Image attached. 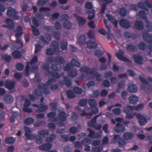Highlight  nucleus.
I'll use <instances>...</instances> for the list:
<instances>
[{"mask_svg": "<svg viewBox=\"0 0 152 152\" xmlns=\"http://www.w3.org/2000/svg\"><path fill=\"white\" fill-rule=\"evenodd\" d=\"M144 104L142 103L136 106L134 109L137 110H142L144 107ZM134 109L133 106L127 105L124 107L123 110V112L126 114V118L128 119H132L133 118L134 116H136L137 118L140 120L139 123L141 126H143L145 123L148 122V120L146 117H144L140 114H137L135 113H133V111Z\"/></svg>", "mask_w": 152, "mask_h": 152, "instance_id": "obj_1", "label": "nucleus"}, {"mask_svg": "<svg viewBox=\"0 0 152 152\" xmlns=\"http://www.w3.org/2000/svg\"><path fill=\"white\" fill-rule=\"evenodd\" d=\"M23 129L25 132L24 135L27 140H33L35 139L37 142H38L42 141V137L40 136L31 134V130L29 127L24 126Z\"/></svg>", "mask_w": 152, "mask_h": 152, "instance_id": "obj_2", "label": "nucleus"}, {"mask_svg": "<svg viewBox=\"0 0 152 152\" xmlns=\"http://www.w3.org/2000/svg\"><path fill=\"white\" fill-rule=\"evenodd\" d=\"M61 17L63 20L65 21V22L63 24L64 28L66 29L70 28L72 26V23L68 20L69 18L68 15L62 14L61 15Z\"/></svg>", "mask_w": 152, "mask_h": 152, "instance_id": "obj_3", "label": "nucleus"}, {"mask_svg": "<svg viewBox=\"0 0 152 152\" xmlns=\"http://www.w3.org/2000/svg\"><path fill=\"white\" fill-rule=\"evenodd\" d=\"M7 14V16L10 17H12L14 19L18 20L19 17L17 15V13L15 9L12 7H10L8 10Z\"/></svg>", "mask_w": 152, "mask_h": 152, "instance_id": "obj_4", "label": "nucleus"}, {"mask_svg": "<svg viewBox=\"0 0 152 152\" xmlns=\"http://www.w3.org/2000/svg\"><path fill=\"white\" fill-rule=\"evenodd\" d=\"M113 139L114 143H115L117 142L119 146L121 147H124L126 144V142L121 137L120 135H115Z\"/></svg>", "mask_w": 152, "mask_h": 152, "instance_id": "obj_5", "label": "nucleus"}, {"mask_svg": "<svg viewBox=\"0 0 152 152\" xmlns=\"http://www.w3.org/2000/svg\"><path fill=\"white\" fill-rule=\"evenodd\" d=\"M15 80L11 81L10 79L5 80L4 81V86L9 90L13 89L15 86Z\"/></svg>", "mask_w": 152, "mask_h": 152, "instance_id": "obj_6", "label": "nucleus"}, {"mask_svg": "<svg viewBox=\"0 0 152 152\" xmlns=\"http://www.w3.org/2000/svg\"><path fill=\"white\" fill-rule=\"evenodd\" d=\"M48 60L49 61L51 62H54L58 63L59 64H63L65 62L64 59L62 57L60 56L52 58L49 57L48 58Z\"/></svg>", "mask_w": 152, "mask_h": 152, "instance_id": "obj_7", "label": "nucleus"}, {"mask_svg": "<svg viewBox=\"0 0 152 152\" xmlns=\"http://www.w3.org/2000/svg\"><path fill=\"white\" fill-rule=\"evenodd\" d=\"M80 70L81 72L87 73L88 74L92 75L96 71L95 68H91L86 66L81 67Z\"/></svg>", "mask_w": 152, "mask_h": 152, "instance_id": "obj_8", "label": "nucleus"}, {"mask_svg": "<svg viewBox=\"0 0 152 152\" xmlns=\"http://www.w3.org/2000/svg\"><path fill=\"white\" fill-rule=\"evenodd\" d=\"M56 113L55 111L50 112L47 114L48 118H51L50 121L51 122H55L58 121V118L55 117Z\"/></svg>", "mask_w": 152, "mask_h": 152, "instance_id": "obj_9", "label": "nucleus"}, {"mask_svg": "<svg viewBox=\"0 0 152 152\" xmlns=\"http://www.w3.org/2000/svg\"><path fill=\"white\" fill-rule=\"evenodd\" d=\"M102 115V113H100L99 114L94 116L90 121L88 123V126L90 127H93L94 128L96 124L97 118Z\"/></svg>", "mask_w": 152, "mask_h": 152, "instance_id": "obj_10", "label": "nucleus"}, {"mask_svg": "<svg viewBox=\"0 0 152 152\" xmlns=\"http://www.w3.org/2000/svg\"><path fill=\"white\" fill-rule=\"evenodd\" d=\"M135 63L138 64H142L143 61V58L141 56L135 54L133 55L132 56Z\"/></svg>", "mask_w": 152, "mask_h": 152, "instance_id": "obj_11", "label": "nucleus"}, {"mask_svg": "<svg viewBox=\"0 0 152 152\" xmlns=\"http://www.w3.org/2000/svg\"><path fill=\"white\" fill-rule=\"evenodd\" d=\"M125 129V126L119 123H117L114 128V131L117 133L122 132L124 131Z\"/></svg>", "mask_w": 152, "mask_h": 152, "instance_id": "obj_12", "label": "nucleus"}, {"mask_svg": "<svg viewBox=\"0 0 152 152\" xmlns=\"http://www.w3.org/2000/svg\"><path fill=\"white\" fill-rule=\"evenodd\" d=\"M52 147V145L50 143H44L40 146L39 149L42 151H47L50 149Z\"/></svg>", "mask_w": 152, "mask_h": 152, "instance_id": "obj_13", "label": "nucleus"}, {"mask_svg": "<svg viewBox=\"0 0 152 152\" xmlns=\"http://www.w3.org/2000/svg\"><path fill=\"white\" fill-rule=\"evenodd\" d=\"M120 26L126 28H128L131 26V24L129 21L124 19H122L119 21Z\"/></svg>", "mask_w": 152, "mask_h": 152, "instance_id": "obj_14", "label": "nucleus"}, {"mask_svg": "<svg viewBox=\"0 0 152 152\" xmlns=\"http://www.w3.org/2000/svg\"><path fill=\"white\" fill-rule=\"evenodd\" d=\"M47 85L45 83H40L38 84L37 87L38 88L42 89L43 90V93L48 95L49 93V91L47 87Z\"/></svg>", "mask_w": 152, "mask_h": 152, "instance_id": "obj_15", "label": "nucleus"}, {"mask_svg": "<svg viewBox=\"0 0 152 152\" xmlns=\"http://www.w3.org/2000/svg\"><path fill=\"white\" fill-rule=\"evenodd\" d=\"M87 47L90 49H95L98 48L97 44L94 41L89 40L87 42Z\"/></svg>", "mask_w": 152, "mask_h": 152, "instance_id": "obj_16", "label": "nucleus"}, {"mask_svg": "<svg viewBox=\"0 0 152 152\" xmlns=\"http://www.w3.org/2000/svg\"><path fill=\"white\" fill-rule=\"evenodd\" d=\"M87 129L89 132L88 136L94 138H98L100 137L101 135L98 133H95L91 129L89 128H87Z\"/></svg>", "mask_w": 152, "mask_h": 152, "instance_id": "obj_17", "label": "nucleus"}, {"mask_svg": "<svg viewBox=\"0 0 152 152\" xmlns=\"http://www.w3.org/2000/svg\"><path fill=\"white\" fill-rule=\"evenodd\" d=\"M139 78L140 82L143 84L141 85L140 88L142 90H144L146 88V86L145 85H148L149 82L145 78L141 75L139 76Z\"/></svg>", "mask_w": 152, "mask_h": 152, "instance_id": "obj_18", "label": "nucleus"}, {"mask_svg": "<svg viewBox=\"0 0 152 152\" xmlns=\"http://www.w3.org/2000/svg\"><path fill=\"white\" fill-rule=\"evenodd\" d=\"M3 100L6 104H10L13 102L14 99L12 96L7 94L4 97Z\"/></svg>", "mask_w": 152, "mask_h": 152, "instance_id": "obj_19", "label": "nucleus"}, {"mask_svg": "<svg viewBox=\"0 0 152 152\" xmlns=\"http://www.w3.org/2000/svg\"><path fill=\"white\" fill-rule=\"evenodd\" d=\"M6 22L8 25V28L10 29H13L15 28V25L12 19H7L6 20Z\"/></svg>", "mask_w": 152, "mask_h": 152, "instance_id": "obj_20", "label": "nucleus"}, {"mask_svg": "<svg viewBox=\"0 0 152 152\" xmlns=\"http://www.w3.org/2000/svg\"><path fill=\"white\" fill-rule=\"evenodd\" d=\"M144 40L148 43H152V35L148 33H144L143 35Z\"/></svg>", "mask_w": 152, "mask_h": 152, "instance_id": "obj_21", "label": "nucleus"}, {"mask_svg": "<svg viewBox=\"0 0 152 152\" xmlns=\"http://www.w3.org/2000/svg\"><path fill=\"white\" fill-rule=\"evenodd\" d=\"M126 48L127 51L131 52H135L137 50L136 46L131 44H127Z\"/></svg>", "mask_w": 152, "mask_h": 152, "instance_id": "obj_22", "label": "nucleus"}, {"mask_svg": "<svg viewBox=\"0 0 152 152\" xmlns=\"http://www.w3.org/2000/svg\"><path fill=\"white\" fill-rule=\"evenodd\" d=\"M129 103L132 104H135L138 102V97L135 95H132L129 99Z\"/></svg>", "mask_w": 152, "mask_h": 152, "instance_id": "obj_23", "label": "nucleus"}, {"mask_svg": "<svg viewBox=\"0 0 152 152\" xmlns=\"http://www.w3.org/2000/svg\"><path fill=\"white\" fill-rule=\"evenodd\" d=\"M66 114L63 111H61L58 114V118L63 122L65 121L66 118Z\"/></svg>", "mask_w": 152, "mask_h": 152, "instance_id": "obj_24", "label": "nucleus"}, {"mask_svg": "<svg viewBox=\"0 0 152 152\" xmlns=\"http://www.w3.org/2000/svg\"><path fill=\"white\" fill-rule=\"evenodd\" d=\"M48 107L47 105H44L42 103L40 104L39 108L36 110L37 113H42L46 111L48 108Z\"/></svg>", "mask_w": 152, "mask_h": 152, "instance_id": "obj_25", "label": "nucleus"}, {"mask_svg": "<svg viewBox=\"0 0 152 152\" xmlns=\"http://www.w3.org/2000/svg\"><path fill=\"white\" fill-rule=\"evenodd\" d=\"M23 29L21 26H18L15 30L16 33L15 36L17 37H20L23 34Z\"/></svg>", "mask_w": 152, "mask_h": 152, "instance_id": "obj_26", "label": "nucleus"}, {"mask_svg": "<svg viewBox=\"0 0 152 152\" xmlns=\"http://www.w3.org/2000/svg\"><path fill=\"white\" fill-rule=\"evenodd\" d=\"M106 16L107 18L108 19L113 23L115 27L117 26L118 21L115 19L113 17L109 14H107Z\"/></svg>", "mask_w": 152, "mask_h": 152, "instance_id": "obj_27", "label": "nucleus"}, {"mask_svg": "<svg viewBox=\"0 0 152 152\" xmlns=\"http://www.w3.org/2000/svg\"><path fill=\"white\" fill-rule=\"evenodd\" d=\"M135 27L138 30H142L144 28L143 23L141 21L137 20L135 23Z\"/></svg>", "mask_w": 152, "mask_h": 152, "instance_id": "obj_28", "label": "nucleus"}, {"mask_svg": "<svg viewBox=\"0 0 152 152\" xmlns=\"http://www.w3.org/2000/svg\"><path fill=\"white\" fill-rule=\"evenodd\" d=\"M77 20L79 26H82L84 25L86 22V20L82 17L78 16L77 18Z\"/></svg>", "mask_w": 152, "mask_h": 152, "instance_id": "obj_29", "label": "nucleus"}, {"mask_svg": "<svg viewBox=\"0 0 152 152\" xmlns=\"http://www.w3.org/2000/svg\"><path fill=\"white\" fill-rule=\"evenodd\" d=\"M127 90L130 92L135 93L137 91V87L135 84H130L128 86Z\"/></svg>", "mask_w": 152, "mask_h": 152, "instance_id": "obj_30", "label": "nucleus"}, {"mask_svg": "<svg viewBox=\"0 0 152 152\" xmlns=\"http://www.w3.org/2000/svg\"><path fill=\"white\" fill-rule=\"evenodd\" d=\"M2 59L6 62L9 63L12 61V57L11 56L8 55L7 54L4 53L1 56Z\"/></svg>", "mask_w": 152, "mask_h": 152, "instance_id": "obj_31", "label": "nucleus"}, {"mask_svg": "<svg viewBox=\"0 0 152 152\" xmlns=\"http://www.w3.org/2000/svg\"><path fill=\"white\" fill-rule=\"evenodd\" d=\"M134 134L131 132H127L124 133L123 137L124 139L126 140H129L133 138L134 137Z\"/></svg>", "mask_w": 152, "mask_h": 152, "instance_id": "obj_32", "label": "nucleus"}, {"mask_svg": "<svg viewBox=\"0 0 152 152\" xmlns=\"http://www.w3.org/2000/svg\"><path fill=\"white\" fill-rule=\"evenodd\" d=\"M51 68L53 70L57 71H60L62 69L60 64H52L51 66Z\"/></svg>", "mask_w": 152, "mask_h": 152, "instance_id": "obj_33", "label": "nucleus"}, {"mask_svg": "<svg viewBox=\"0 0 152 152\" xmlns=\"http://www.w3.org/2000/svg\"><path fill=\"white\" fill-rule=\"evenodd\" d=\"M86 36L84 34H82L78 38V41L80 45H85L86 43Z\"/></svg>", "mask_w": 152, "mask_h": 152, "instance_id": "obj_34", "label": "nucleus"}, {"mask_svg": "<svg viewBox=\"0 0 152 152\" xmlns=\"http://www.w3.org/2000/svg\"><path fill=\"white\" fill-rule=\"evenodd\" d=\"M116 56L118 59L120 61H128L129 60L126 57L124 56L123 55L120 53H116Z\"/></svg>", "mask_w": 152, "mask_h": 152, "instance_id": "obj_35", "label": "nucleus"}, {"mask_svg": "<svg viewBox=\"0 0 152 152\" xmlns=\"http://www.w3.org/2000/svg\"><path fill=\"white\" fill-rule=\"evenodd\" d=\"M34 122V119L32 118H28L25 119L24 121V124L26 125H28L32 124Z\"/></svg>", "mask_w": 152, "mask_h": 152, "instance_id": "obj_36", "label": "nucleus"}, {"mask_svg": "<svg viewBox=\"0 0 152 152\" xmlns=\"http://www.w3.org/2000/svg\"><path fill=\"white\" fill-rule=\"evenodd\" d=\"M13 57L15 58H20L22 56L21 52L18 50H15L12 53Z\"/></svg>", "mask_w": 152, "mask_h": 152, "instance_id": "obj_37", "label": "nucleus"}, {"mask_svg": "<svg viewBox=\"0 0 152 152\" xmlns=\"http://www.w3.org/2000/svg\"><path fill=\"white\" fill-rule=\"evenodd\" d=\"M49 133L48 130H41L38 132V134L43 137H45L46 135L49 134Z\"/></svg>", "mask_w": 152, "mask_h": 152, "instance_id": "obj_38", "label": "nucleus"}, {"mask_svg": "<svg viewBox=\"0 0 152 152\" xmlns=\"http://www.w3.org/2000/svg\"><path fill=\"white\" fill-rule=\"evenodd\" d=\"M119 13L120 16L124 17L126 15L127 11L125 8L124 7H121L119 10Z\"/></svg>", "mask_w": 152, "mask_h": 152, "instance_id": "obj_39", "label": "nucleus"}, {"mask_svg": "<svg viewBox=\"0 0 152 152\" xmlns=\"http://www.w3.org/2000/svg\"><path fill=\"white\" fill-rule=\"evenodd\" d=\"M137 46L140 50H145L147 48L146 44L142 42H139L137 44Z\"/></svg>", "mask_w": 152, "mask_h": 152, "instance_id": "obj_40", "label": "nucleus"}, {"mask_svg": "<svg viewBox=\"0 0 152 152\" xmlns=\"http://www.w3.org/2000/svg\"><path fill=\"white\" fill-rule=\"evenodd\" d=\"M64 80L66 86L67 87H70L72 83L69 78L67 76H65L64 78Z\"/></svg>", "mask_w": 152, "mask_h": 152, "instance_id": "obj_41", "label": "nucleus"}, {"mask_svg": "<svg viewBox=\"0 0 152 152\" xmlns=\"http://www.w3.org/2000/svg\"><path fill=\"white\" fill-rule=\"evenodd\" d=\"M56 52L53 48H48L47 49L45 50L46 53L47 55H52Z\"/></svg>", "mask_w": 152, "mask_h": 152, "instance_id": "obj_42", "label": "nucleus"}, {"mask_svg": "<svg viewBox=\"0 0 152 152\" xmlns=\"http://www.w3.org/2000/svg\"><path fill=\"white\" fill-rule=\"evenodd\" d=\"M70 63L73 66H76L78 67L80 66V63L74 58H72Z\"/></svg>", "mask_w": 152, "mask_h": 152, "instance_id": "obj_43", "label": "nucleus"}, {"mask_svg": "<svg viewBox=\"0 0 152 152\" xmlns=\"http://www.w3.org/2000/svg\"><path fill=\"white\" fill-rule=\"evenodd\" d=\"M15 141V140L13 137H10L6 138L5 142L6 143L8 144L12 145Z\"/></svg>", "mask_w": 152, "mask_h": 152, "instance_id": "obj_44", "label": "nucleus"}, {"mask_svg": "<svg viewBox=\"0 0 152 152\" xmlns=\"http://www.w3.org/2000/svg\"><path fill=\"white\" fill-rule=\"evenodd\" d=\"M89 15L88 18L90 20H92L95 16V11L94 10H88Z\"/></svg>", "mask_w": 152, "mask_h": 152, "instance_id": "obj_45", "label": "nucleus"}, {"mask_svg": "<svg viewBox=\"0 0 152 152\" xmlns=\"http://www.w3.org/2000/svg\"><path fill=\"white\" fill-rule=\"evenodd\" d=\"M60 48L63 50H66L67 49L68 43L64 41H62L60 43Z\"/></svg>", "mask_w": 152, "mask_h": 152, "instance_id": "obj_46", "label": "nucleus"}, {"mask_svg": "<svg viewBox=\"0 0 152 152\" xmlns=\"http://www.w3.org/2000/svg\"><path fill=\"white\" fill-rule=\"evenodd\" d=\"M88 103L91 108H94L96 106V103L95 100L93 99H90L88 100Z\"/></svg>", "mask_w": 152, "mask_h": 152, "instance_id": "obj_47", "label": "nucleus"}, {"mask_svg": "<svg viewBox=\"0 0 152 152\" xmlns=\"http://www.w3.org/2000/svg\"><path fill=\"white\" fill-rule=\"evenodd\" d=\"M56 136L54 134H52L50 135L49 137H47L46 141L48 142H50L54 141L56 139Z\"/></svg>", "mask_w": 152, "mask_h": 152, "instance_id": "obj_48", "label": "nucleus"}, {"mask_svg": "<svg viewBox=\"0 0 152 152\" xmlns=\"http://www.w3.org/2000/svg\"><path fill=\"white\" fill-rule=\"evenodd\" d=\"M49 74L51 77L56 78H59L61 76L58 73L52 71H50V72H49Z\"/></svg>", "mask_w": 152, "mask_h": 152, "instance_id": "obj_49", "label": "nucleus"}, {"mask_svg": "<svg viewBox=\"0 0 152 152\" xmlns=\"http://www.w3.org/2000/svg\"><path fill=\"white\" fill-rule=\"evenodd\" d=\"M124 37L125 38L129 39L134 38V35L129 31H126L124 33Z\"/></svg>", "mask_w": 152, "mask_h": 152, "instance_id": "obj_50", "label": "nucleus"}, {"mask_svg": "<svg viewBox=\"0 0 152 152\" xmlns=\"http://www.w3.org/2000/svg\"><path fill=\"white\" fill-rule=\"evenodd\" d=\"M40 89H36L33 91V93L35 95L38 96H41L43 95V92H42Z\"/></svg>", "mask_w": 152, "mask_h": 152, "instance_id": "obj_51", "label": "nucleus"}, {"mask_svg": "<svg viewBox=\"0 0 152 152\" xmlns=\"http://www.w3.org/2000/svg\"><path fill=\"white\" fill-rule=\"evenodd\" d=\"M53 48L57 52L59 50V44L58 42L56 41H53L51 43Z\"/></svg>", "mask_w": 152, "mask_h": 152, "instance_id": "obj_52", "label": "nucleus"}, {"mask_svg": "<svg viewBox=\"0 0 152 152\" xmlns=\"http://www.w3.org/2000/svg\"><path fill=\"white\" fill-rule=\"evenodd\" d=\"M88 102V100L87 99H82L79 102V104L80 106L84 107L86 106Z\"/></svg>", "mask_w": 152, "mask_h": 152, "instance_id": "obj_53", "label": "nucleus"}, {"mask_svg": "<svg viewBox=\"0 0 152 152\" xmlns=\"http://www.w3.org/2000/svg\"><path fill=\"white\" fill-rule=\"evenodd\" d=\"M31 27L33 34L36 36L39 35V34L40 32L34 26H31Z\"/></svg>", "mask_w": 152, "mask_h": 152, "instance_id": "obj_54", "label": "nucleus"}, {"mask_svg": "<svg viewBox=\"0 0 152 152\" xmlns=\"http://www.w3.org/2000/svg\"><path fill=\"white\" fill-rule=\"evenodd\" d=\"M38 59L37 56H34L31 60L30 64L31 65L36 63L38 61Z\"/></svg>", "mask_w": 152, "mask_h": 152, "instance_id": "obj_55", "label": "nucleus"}, {"mask_svg": "<svg viewBox=\"0 0 152 152\" xmlns=\"http://www.w3.org/2000/svg\"><path fill=\"white\" fill-rule=\"evenodd\" d=\"M69 76L72 77H74L77 75V72L76 70H72L68 73Z\"/></svg>", "mask_w": 152, "mask_h": 152, "instance_id": "obj_56", "label": "nucleus"}, {"mask_svg": "<svg viewBox=\"0 0 152 152\" xmlns=\"http://www.w3.org/2000/svg\"><path fill=\"white\" fill-rule=\"evenodd\" d=\"M49 0H39L37 2V4L40 6L44 5L49 1Z\"/></svg>", "mask_w": 152, "mask_h": 152, "instance_id": "obj_57", "label": "nucleus"}, {"mask_svg": "<svg viewBox=\"0 0 152 152\" xmlns=\"http://www.w3.org/2000/svg\"><path fill=\"white\" fill-rule=\"evenodd\" d=\"M66 93L67 97L69 99L74 98L75 97V95L71 90H68Z\"/></svg>", "mask_w": 152, "mask_h": 152, "instance_id": "obj_58", "label": "nucleus"}, {"mask_svg": "<svg viewBox=\"0 0 152 152\" xmlns=\"http://www.w3.org/2000/svg\"><path fill=\"white\" fill-rule=\"evenodd\" d=\"M86 110L84 109L82 113L80 114V115L81 116H87L88 118H90L92 116V114L91 113H88L85 112Z\"/></svg>", "mask_w": 152, "mask_h": 152, "instance_id": "obj_59", "label": "nucleus"}, {"mask_svg": "<svg viewBox=\"0 0 152 152\" xmlns=\"http://www.w3.org/2000/svg\"><path fill=\"white\" fill-rule=\"evenodd\" d=\"M73 90L74 93L77 94H80L82 92V89L81 88L77 87L74 88Z\"/></svg>", "mask_w": 152, "mask_h": 152, "instance_id": "obj_60", "label": "nucleus"}, {"mask_svg": "<svg viewBox=\"0 0 152 152\" xmlns=\"http://www.w3.org/2000/svg\"><path fill=\"white\" fill-rule=\"evenodd\" d=\"M24 65L21 63H18L16 65V69L19 71H21L24 69Z\"/></svg>", "mask_w": 152, "mask_h": 152, "instance_id": "obj_61", "label": "nucleus"}, {"mask_svg": "<svg viewBox=\"0 0 152 152\" xmlns=\"http://www.w3.org/2000/svg\"><path fill=\"white\" fill-rule=\"evenodd\" d=\"M52 35L56 39L58 40L60 39V35L59 33L58 32L54 31L53 32Z\"/></svg>", "mask_w": 152, "mask_h": 152, "instance_id": "obj_62", "label": "nucleus"}, {"mask_svg": "<svg viewBox=\"0 0 152 152\" xmlns=\"http://www.w3.org/2000/svg\"><path fill=\"white\" fill-rule=\"evenodd\" d=\"M137 15L139 16L140 18H145L146 16L145 12L143 11H140L137 13Z\"/></svg>", "mask_w": 152, "mask_h": 152, "instance_id": "obj_63", "label": "nucleus"}, {"mask_svg": "<svg viewBox=\"0 0 152 152\" xmlns=\"http://www.w3.org/2000/svg\"><path fill=\"white\" fill-rule=\"evenodd\" d=\"M73 66L71 64V63L67 64L66 66L64 67V71H69L71 69Z\"/></svg>", "mask_w": 152, "mask_h": 152, "instance_id": "obj_64", "label": "nucleus"}]
</instances>
